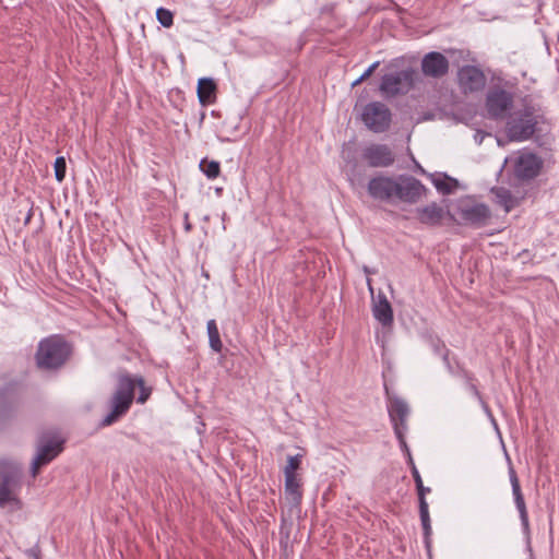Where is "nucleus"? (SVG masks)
<instances>
[{"mask_svg": "<svg viewBox=\"0 0 559 559\" xmlns=\"http://www.w3.org/2000/svg\"><path fill=\"white\" fill-rule=\"evenodd\" d=\"M463 379L465 380L466 386L469 390V392L478 400L481 408L484 412L489 416L492 417L491 411L488 406V404L484 401L481 393L477 389L475 384V377L472 372L463 371L462 372Z\"/></svg>", "mask_w": 559, "mask_h": 559, "instance_id": "5701e85b", "label": "nucleus"}, {"mask_svg": "<svg viewBox=\"0 0 559 559\" xmlns=\"http://www.w3.org/2000/svg\"><path fill=\"white\" fill-rule=\"evenodd\" d=\"M216 84L210 78H202L198 82V98L202 105H210L215 100Z\"/></svg>", "mask_w": 559, "mask_h": 559, "instance_id": "4be33fe9", "label": "nucleus"}, {"mask_svg": "<svg viewBox=\"0 0 559 559\" xmlns=\"http://www.w3.org/2000/svg\"><path fill=\"white\" fill-rule=\"evenodd\" d=\"M186 231L191 230V224L188 222V214H186V224H185Z\"/></svg>", "mask_w": 559, "mask_h": 559, "instance_id": "f704fd0d", "label": "nucleus"}, {"mask_svg": "<svg viewBox=\"0 0 559 559\" xmlns=\"http://www.w3.org/2000/svg\"><path fill=\"white\" fill-rule=\"evenodd\" d=\"M493 192L496 194L497 202L501 206H503L506 212H510L514 205L511 192L503 188L496 189V190H493Z\"/></svg>", "mask_w": 559, "mask_h": 559, "instance_id": "a878e982", "label": "nucleus"}, {"mask_svg": "<svg viewBox=\"0 0 559 559\" xmlns=\"http://www.w3.org/2000/svg\"><path fill=\"white\" fill-rule=\"evenodd\" d=\"M372 314L383 326H391L393 324L394 319L391 304L381 292L372 298Z\"/></svg>", "mask_w": 559, "mask_h": 559, "instance_id": "6ab92c4d", "label": "nucleus"}, {"mask_svg": "<svg viewBox=\"0 0 559 559\" xmlns=\"http://www.w3.org/2000/svg\"><path fill=\"white\" fill-rule=\"evenodd\" d=\"M368 286H369L370 292L372 293V286L370 284V281H368Z\"/></svg>", "mask_w": 559, "mask_h": 559, "instance_id": "c9c22d12", "label": "nucleus"}, {"mask_svg": "<svg viewBox=\"0 0 559 559\" xmlns=\"http://www.w3.org/2000/svg\"><path fill=\"white\" fill-rule=\"evenodd\" d=\"M365 81V79H362V76L360 75L357 80H355L353 83H352V87H355L357 85H359L360 83H362Z\"/></svg>", "mask_w": 559, "mask_h": 559, "instance_id": "72a5a7b5", "label": "nucleus"}, {"mask_svg": "<svg viewBox=\"0 0 559 559\" xmlns=\"http://www.w3.org/2000/svg\"><path fill=\"white\" fill-rule=\"evenodd\" d=\"M457 215L461 221L474 227L485 226L490 218V210L484 204L472 199L461 200L457 204Z\"/></svg>", "mask_w": 559, "mask_h": 559, "instance_id": "0eeeda50", "label": "nucleus"}, {"mask_svg": "<svg viewBox=\"0 0 559 559\" xmlns=\"http://www.w3.org/2000/svg\"><path fill=\"white\" fill-rule=\"evenodd\" d=\"M367 191L373 200L394 203L395 177L376 176L368 181Z\"/></svg>", "mask_w": 559, "mask_h": 559, "instance_id": "f8f14e48", "label": "nucleus"}, {"mask_svg": "<svg viewBox=\"0 0 559 559\" xmlns=\"http://www.w3.org/2000/svg\"><path fill=\"white\" fill-rule=\"evenodd\" d=\"M200 168L209 179L217 178L221 173V165L216 160L203 159L200 163Z\"/></svg>", "mask_w": 559, "mask_h": 559, "instance_id": "bb28decb", "label": "nucleus"}, {"mask_svg": "<svg viewBox=\"0 0 559 559\" xmlns=\"http://www.w3.org/2000/svg\"><path fill=\"white\" fill-rule=\"evenodd\" d=\"M408 429H405L403 426L401 427H395V430H394V433L399 440V443H400V447L402 449V451L407 455V459H408V464H413L414 463V460L412 457V454H411V451H409V448L406 443V440H405V435L407 432Z\"/></svg>", "mask_w": 559, "mask_h": 559, "instance_id": "cd10ccee", "label": "nucleus"}, {"mask_svg": "<svg viewBox=\"0 0 559 559\" xmlns=\"http://www.w3.org/2000/svg\"><path fill=\"white\" fill-rule=\"evenodd\" d=\"M537 119L533 108L525 107L513 112L507 122V135L512 142H523L533 136Z\"/></svg>", "mask_w": 559, "mask_h": 559, "instance_id": "20e7f679", "label": "nucleus"}, {"mask_svg": "<svg viewBox=\"0 0 559 559\" xmlns=\"http://www.w3.org/2000/svg\"><path fill=\"white\" fill-rule=\"evenodd\" d=\"M509 478L512 487V496L514 499L515 508L520 515L523 532L527 536V539H530V520L527 508L524 500V496L522 493L519 477L516 475L515 469L512 466L509 467Z\"/></svg>", "mask_w": 559, "mask_h": 559, "instance_id": "dca6fc26", "label": "nucleus"}, {"mask_svg": "<svg viewBox=\"0 0 559 559\" xmlns=\"http://www.w3.org/2000/svg\"><path fill=\"white\" fill-rule=\"evenodd\" d=\"M70 355V346L58 335L41 340L36 353V361L39 368L57 369L61 367Z\"/></svg>", "mask_w": 559, "mask_h": 559, "instance_id": "7ed1b4c3", "label": "nucleus"}, {"mask_svg": "<svg viewBox=\"0 0 559 559\" xmlns=\"http://www.w3.org/2000/svg\"><path fill=\"white\" fill-rule=\"evenodd\" d=\"M427 193V188L413 176L400 175L395 177L394 203L403 202L415 204Z\"/></svg>", "mask_w": 559, "mask_h": 559, "instance_id": "423d86ee", "label": "nucleus"}, {"mask_svg": "<svg viewBox=\"0 0 559 559\" xmlns=\"http://www.w3.org/2000/svg\"><path fill=\"white\" fill-rule=\"evenodd\" d=\"M513 105V95L503 88H492L486 95V110L492 119H503Z\"/></svg>", "mask_w": 559, "mask_h": 559, "instance_id": "9d476101", "label": "nucleus"}, {"mask_svg": "<svg viewBox=\"0 0 559 559\" xmlns=\"http://www.w3.org/2000/svg\"><path fill=\"white\" fill-rule=\"evenodd\" d=\"M206 328H207L210 347L214 352L219 353L223 348V343L221 341L216 321L214 319L209 320Z\"/></svg>", "mask_w": 559, "mask_h": 559, "instance_id": "b1692460", "label": "nucleus"}, {"mask_svg": "<svg viewBox=\"0 0 559 559\" xmlns=\"http://www.w3.org/2000/svg\"><path fill=\"white\" fill-rule=\"evenodd\" d=\"M156 19L164 27H170L174 24V14L170 10L158 8L156 11Z\"/></svg>", "mask_w": 559, "mask_h": 559, "instance_id": "c756f323", "label": "nucleus"}, {"mask_svg": "<svg viewBox=\"0 0 559 559\" xmlns=\"http://www.w3.org/2000/svg\"><path fill=\"white\" fill-rule=\"evenodd\" d=\"M53 168H55V177H56L57 181L61 182L66 177V169H67V164H66L64 157H62V156L57 157L55 160Z\"/></svg>", "mask_w": 559, "mask_h": 559, "instance_id": "7c9ffc66", "label": "nucleus"}, {"mask_svg": "<svg viewBox=\"0 0 559 559\" xmlns=\"http://www.w3.org/2000/svg\"><path fill=\"white\" fill-rule=\"evenodd\" d=\"M285 477V495L294 504L299 506L302 500V483L299 475H284Z\"/></svg>", "mask_w": 559, "mask_h": 559, "instance_id": "412c9836", "label": "nucleus"}, {"mask_svg": "<svg viewBox=\"0 0 559 559\" xmlns=\"http://www.w3.org/2000/svg\"><path fill=\"white\" fill-rule=\"evenodd\" d=\"M413 76L414 72L412 70H402L384 74L379 90L386 97L405 94L413 87Z\"/></svg>", "mask_w": 559, "mask_h": 559, "instance_id": "6e6552de", "label": "nucleus"}, {"mask_svg": "<svg viewBox=\"0 0 559 559\" xmlns=\"http://www.w3.org/2000/svg\"><path fill=\"white\" fill-rule=\"evenodd\" d=\"M62 442L58 437L40 441L31 466L33 477L37 476L41 466L50 463L62 451Z\"/></svg>", "mask_w": 559, "mask_h": 559, "instance_id": "9b49d317", "label": "nucleus"}, {"mask_svg": "<svg viewBox=\"0 0 559 559\" xmlns=\"http://www.w3.org/2000/svg\"><path fill=\"white\" fill-rule=\"evenodd\" d=\"M362 159L374 168H385L393 165L395 157L385 144H370L362 151Z\"/></svg>", "mask_w": 559, "mask_h": 559, "instance_id": "4468645a", "label": "nucleus"}, {"mask_svg": "<svg viewBox=\"0 0 559 559\" xmlns=\"http://www.w3.org/2000/svg\"><path fill=\"white\" fill-rule=\"evenodd\" d=\"M459 85L464 93H473L484 88L486 76L474 66H464L457 73Z\"/></svg>", "mask_w": 559, "mask_h": 559, "instance_id": "2eb2a0df", "label": "nucleus"}, {"mask_svg": "<svg viewBox=\"0 0 559 559\" xmlns=\"http://www.w3.org/2000/svg\"><path fill=\"white\" fill-rule=\"evenodd\" d=\"M445 215L443 207L437 203L428 204L424 207L417 209V217L420 223L425 225L436 226L441 223Z\"/></svg>", "mask_w": 559, "mask_h": 559, "instance_id": "aec40b11", "label": "nucleus"}, {"mask_svg": "<svg viewBox=\"0 0 559 559\" xmlns=\"http://www.w3.org/2000/svg\"><path fill=\"white\" fill-rule=\"evenodd\" d=\"M140 389L138 403L144 404L151 393V388L145 385L141 376H131L129 373H119L117 377V385L109 401L110 412L103 418L102 426H110L118 421L130 409L134 400L135 388Z\"/></svg>", "mask_w": 559, "mask_h": 559, "instance_id": "f257e3e1", "label": "nucleus"}, {"mask_svg": "<svg viewBox=\"0 0 559 559\" xmlns=\"http://www.w3.org/2000/svg\"><path fill=\"white\" fill-rule=\"evenodd\" d=\"M378 67L379 61H376L371 66H369V68L361 74L362 79L367 80Z\"/></svg>", "mask_w": 559, "mask_h": 559, "instance_id": "2f4dec72", "label": "nucleus"}, {"mask_svg": "<svg viewBox=\"0 0 559 559\" xmlns=\"http://www.w3.org/2000/svg\"><path fill=\"white\" fill-rule=\"evenodd\" d=\"M431 177L432 183L436 187V189L443 194H450L457 183L456 180L448 177L447 175H444L443 177Z\"/></svg>", "mask_w": 559, "mask_h": 559, "instance_id": "393cba45", "label": "nucleus"}, {"mask_svg": "<svg viewBox=\"0 0 559 559\" xmlns=\"http://www.w3.org/2000/svg\"><path fill=\"white\" fill-rule=\"evenodd\" d=\"M513 162V174L520 180H528L538 176L543 160L536 154L528 151H521L516 156L506 159Z\"/></svg>", "mask_w": 559, "mask_h": 559, "instance_id": "1a4fd4ad", "label": "nucleus"}, {"mask_svg": "<svg viewBox=\"0 0 559 559\" xmlns=\"http://www.w3.org/2000/svg\"><path fill=\"white\" fill-rule=\"evenodd\" d=\"M388 413L390 421L393 426V430H395L396 426H403L405 429H408L407 418L409 416L411 409L404 400L397 396L389 399Z\"/></svg>", "mask_w": 559, "mask_h": 559, "instance_id": "a211bd4d", "label": "nucleus"}, {"mask_svg": "<svg viewBox=\"0 0 559 559\" xmlns=\"http://www.w3.org/2000/svg\"><path fill=\"white\" fill-rule=\"evenodd\" d=\"M28 554L35 559H40V549L38 547L31 549Z\"/></svg>", "mask_w": 559, "mask_h": 559, "instance_id": "473e14b6", "label": "nucleus"}, {"mask_svg": "<svg viewBox=\"0 0 559 559\" xmlns=\"http://www.w3.org/2000/svg\"><path fill=\"white\" fill-rule=\"evenodd\" d=\"M302 455L296 454L287 457V464L284 467V475H298L297 469L301 465Z\"/></svg>", "mask_w": 559, "mask_h": 559, "instance_id": "c85d7f7f", "label": "nucleus"}, {"mask_svg": "<svg viewBox=\"0 0 559 559\" xmlns=\"http://www.w3.org/2000/svg\"><path fill=\"white\" fill-rule=\"evenodd\" d=\"M360 119L370 131L382 133L391 126L392 112L385 104L371 102L362 108Z\"/></svg>", "mask_w": 559, "mask_h": 559, "instance_id": "39448f33", "label": "nucleus"}, {"mask_svg": "<svg viewBox=\"0 0 559 559\" xmlns=\"http://www.w3.org/2000/svg\"><path fill=\"white\" fill-rule=\"evenodd\" d=\"M412 469V476L414 478V481L416 484V489L418 493V502H419V516L424 530L425 538L428 539L431 535V522H430V515H429V507L428 502L426 500V495L429 493L431 490L429 487H425L421 476L415 465V463L409 464Z\"/></svg>", "mask_w": 559, "mask_h": 559, "instance_id": "ddd939ff", "label": "nucleus"}, {"mask_svg": "<svg viewBox=\"0 0 559 559\" xmlns=\"http://www.w3.org/2000/svg\"><path fill=\"white\" fill-rule=\"evenodd\" d=\"M421 70L427 76H443L448 73L449 60L441 52L431 51L423 58Z\"/></svg>", "mask_w": 559, "mask_h": 559, "instance_id": "f3484780", "label": "nucleus"}, {"mask_svg": "<svg viewBox=\"0 0 559 559\" xmlns=\"http://www.w3.org/2000/svg\"><path fill=\"white\" fill-rule=\"evenodd\" d=\"M23 480L22 466L7 459L0 460V508L11 512L20 511L23 501L20 498Z\"/></svg>", "mask_w": 559, "mask_h": 559, "instance_id": "f03ea898", "label": "nucleus"}]
</instances>
